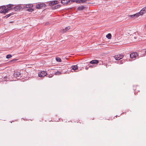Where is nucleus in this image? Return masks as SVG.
<instances>
[{
	"mask_svg": "<svg viewBox=\"0 0 146 146\" xmlns=\"http://www.w3.org/2000/svg\"><path fill=\"white\" fill-rule=\"evenodd\" d=\"M127 55L129 56L131 58V60L129 59L130 61L135 60L139 58L138 54L137 52H132L130 54H128Z\"/></svg>",
	"mask_w": 146,
	"mask_h": 146,
	"instance_id": "f257e3e1",
	"label": "nucleus"
},
{
	"mask_svg": "<svg viewBox=\"0 0 146 146\" xmlns=\"http://www.w3.org/2000/svg\"><path fill=\"white\" fill-rule=\"evenodd\" d=\"M13 76L15 78L19 79H20V78L22 76V74L19 72L16 71L15 72Z\"/></svg>",
	"mask_w": 146,
	"mask_h": 146,
	"instance_id": "f03ea898",
	"label": "nucleus"
},
{
	"mask_svg": "<svg viewBox=\"0 0 146 146\" xmlns=\"http://www.w3.org/2000/svg\"><path fill=\"white\" fill-rule=\"evenodd\" d=\"M14 5L12 4H9L7 5V8H5V13H7L9 11L13 9Z\"/></svg>",
	"mask_w": 146,
	"mask_h": 146,
	"instance_id": "7ed1b4c3",
	"label": "nucleus"
},
{
	"mask_svg": "<svg viewBox=\"0 0 146 146\" xmlns=\"http://www.w3.org/2000/svg\"><path fill=\"white\" fill-rule=\"evenodd\" d=\"M46 5L44 3H40L36 5V8L37 9H40L43 8V7H45Z\"/></svg>",
	"mask_w": 146,
	"mask_h": 146,
	"instance_id": "20e7f679",
	"label": "nucleus"
},
{
	"mask_svg": "<svg viewBox=\"0 0 146 146\" xmlns=\"http://www.w3.org/2000/svg\"><path fill=\"white\" fill-rule=\"evenodd\" d=\"M47 74V73L45 71H42L40 72L38 74V76L39 77H44Z\"/></svg>",
	"mask_w": 146,
	"mask_h": 146,
	"instance_id": "39448f33",
	"label": "nucleus"
},
{
	"mask_svg": "<svg viewBox=\"0 0 146 146\" xmlns=\"http://www.w3.org/2000/svg\"><path fill=\"white\" fill-rule=\"evenodd\" d=\"M124 56L123 55L119 54L117 55H115L114 56L116 60H119L120 59H122Z\"/></svg>",
	"mask_w": 146,
	"mask_h": 146,
	"instance_id": "423d86ee",
	"label": "nucleus"
},
{
	"mask_svg": "<svg viewBox=\"0 0 146 146\" xmlns=\"http://www.w3.org/2000/svg\"><path fill=\"white\" fill-rule=\"evenodd\" d=\"M70 2V0H61V3L64 5H66L69 4Z\"/></svg>",
	"mask_w": 146,
	"mask_h": 146,
	"instance_id": "0eeeda50",
	"label": "nucleus"
},
{
	"mask_svg": "<svg viewBox=\"0 0 146 146\" xmlns=\"http://www.w3.org/2000/svg\"><path fill=\"white\" fill-rule=\"evenodd\" d=\"M13 6V9L15 11H19L22 9V7L20 5H17L14 7Z\"/></svg>",
	"mask_w": 146,
	"mask_h": 146,
	"instance_id": "6e6552de",
	"label": "nucleus"
},
{
	"mask_svg": "<svg viewBox=\"0 0 146 146\" xmlns=\"http://www.w3.org/2000/svg\"><path fill=\"white\" fill-rule=\"evenodd\" d=\"M6 7L5 6H2L0 7V13H5V8Z\"/></svg>",
	"mask_w": 146,
	"mask_h": 146,
	"instance_id": "1a4fd4ad",
	"label": "nucleus"
},
{
	"mask_svg": "<svg viewBox=\"0 0 146 146\" xmlns=\"http://www.w3.org/2000/svg\"><path fill=\"white\" fill-rule=\"evenodd\" d=\"M146 13V6L143 8L140 11V13L142 15L143 14L145 13Z\"/></svg>",
	"mask_w": 146,
	"mask_h": 146,
	"instance_id": "9d476101",
	"label": "nucleus"
},
{
	"mask_svg": "<svg viewBox=\"0 0 146 146\" xmlns=\"http://www.w3.org/2000/svg\"><path fill=\"white\" fill-rule=\"evenodd\" d=\"M86 7L84 6L81 5L78 7L77 8V10L78 11H82Z\"/></svg>",
	"mask_w": 146,
	"mask_h": 146,
	"instance_id": "9b49d317",
	"label": "nucleus"
},
{
	"mask_svg": "<svg viewBox=\"0 0 146 146\" xmlns=\"http://www.w3.org/2000/svg\"><path fill=\"white\" fill-rule=\"evenodd\" d=\"M72 69L74 70L75 72H77V71H76V70H78V66L77 65L72 66H71Z\"/></svg>",
	"mask_w": 146,
	"mask_h": 146,
	"instance_id": "f8f14e48",
	"label": "nucleus"
},
{
	"mask_svg": "<svg viewBox=\"0 0 146 146\" xmlns=\"http://www.w3.org/2000/svg\"><path fill=\"white\" fill-rule=\"evenodd\" d=\"M70 29V27L69 26L66 27L65 29H63L62 30V33H64Z\"/></svg>",
	"mask_w": 146,
	"mask_h": 146,
	"instance_id": "ddd939ff",
	"label": "nucleus"
},
{
	"mask_svg": "<svg viewBox=\"0 0 146 146\" xmlns=\"http://www.w3.org/2000/svg\"><path fill=\"white\" fill-rule=\"evenodd\" d=\"M90 63L92 64H97L98 63V61L96 60H93L91 61Z\"/></svg>",
	"mask_w": 146,
	"mask_h": 146,
	"instance_id": "4468645a",
	"label": "nucleus"
},
{
	"mask_svg": "<svg viewBox=\"0 0 146 146\" xmlns=\"http://www.w3.org/2000/svg\"><path fill=\"white\" fill-rule=\"evenodd\" d=\"M58 2L57 1H54L50 2V5H54L56 4H58Z\"/></svg>",
	"mask_w": 146,
	"mask_h": 146,
	"instance_id": "2eb2a0df",
	"label": "nucleus"
},
{
	"mask_svg": "<svg viewBox=\"0 0 146 146\" xmlns=\"http://www.w3.org/2000/svg\"><path fill=\"white\" fill-rule=\"evenodd\" d=\"M25 6L26 8H31V7H33V4H27Z\"/></svg>",
	"mask_w": 146,
	"mask_h": 146,
	"instance_id": "dca6fc26",
	"label": "nucleus"
},
{
	"mask_svg": "<svg viewBox=\"0 0 146 146\" xmlns=\"http://www.w3.org/2000/svg\"><path fill=\"white\" fill-rule=\"evenodd\" d=\"M14 14V13H13V12L11 13H10L9 14L7 15H6L5 16V18H8V17H9L13 15Z\"/></svg>",
	"mask_w": 146,
	"mask_h": 146,
	"instance_id": "f3484780",
	"label": "nucleus"
},
{
	"mask_svg": "<svg viewBox=\"0 0 146 146\" xmlns=\"http://www.w3.org/2000/svg\"><path fill=\"white\" fill-rule=\"evenodd\" d=\"M106 37L108 39L111 38V35L110 33L106 35Z\"/></svg>",
	"mask_w": 146,
	"mask_h": 146,
	"instance_id": "a211bd4d",
	"label": "nucleus"
},
{
	"mask_svg": "<svg viewBox=\"0 0 146 146\" xmlns=\"http://www.w3.org/2000/svg\"><path fill=\"white\" fill-rule=\"evenodd\" d=\"M62 74V73L61 72L59 71H57L56 72H55L54 73V74L56 75H60Z\"/></svg>",
	"mask_w": 146,
	"mask_h": 146,
	"instance_id": "6ab92c4d",
	"label": "nucleus"
},
{
	"mask_svg": "<svg viewBox=\"0 0 146 146\" xmlns=\"http://www.w3.org/2000/svg\"><path fill=\"white\" fill-rule=\"evenodd\" d=\"M134 15H135V17H138L139 16V15H141L140 14V12H139L138 13H136V14H135Z\"/></svg>",
	"mask_w": 146,
	"mask_h": 146,
	"instance_id": "aec40b11",
	"label": "nucleus"
},
{
	"mask_svg": "<svg viewBox=\"0 0 146 146\" xmlns=\"http://www.w3.org/2000/svg\"><path fill=\"white\" fill-rule=\"evenodd\" d=\"M12 56L11 55L9 54L7 55L6 58L7 59H9L11 58Z\"/></svg>",
	"mask_w": 146,
	"mask_h": 146,
	"instance_id": "412c9836",
	"label": "nucleus"
},
{
	"mask_svg": "<svg viewBox=\"0 0 146 146\" xmlns=\"http://www.w3.org/2000/svg\"><path fill=\"white\" fill-rule=\"evenodd\" d=\"M56 60L59 62H60L61 61V59L59 57H57L56 58Z\"/></svg>",
	"mask_w": 146,
	"mask_h": 146,
	"instance_id": "4be33fe9",
	"label": "nucleus"
},
{
	"mask_svg": "<svg viewBox=\"0 0 146 146\" xmlns=\"http://www.w3.org/2000/svg\"><path fill=\"white\" fill-rule=\"evenodd\" d=\"M27 10L29 12H32L33 11L34 9L32 8H29Z\"/></svg>",
	"mask_w": 146,
	"mask_h": 146,
	"instance_id": "5701e85b",
	"label": "nucleus"
},
{
	"mask_svg": "<svg viewBox=\"0 0 146 146\" xmlns=\"http://www.w3.org/2000/svg\"><path fill=\"white\" fill-rule=\"evenodd\" d=\"M141 53H144V54L146 55V49L145 50H143L141 51Z\"/></svg>",
	"mask_w": 146,
	"mask_h": 146,
	"instance_id": "b1692460",
	"label": "nucleus"
},
{
	"mask_svg": "<svg viewBox=\"0 0 146 146\" xmlns=\"http://www.w3.org/2000/svg\"><path fill=\"white\" fill-rule=\"evenodd\" d=\"M54 74H50L48 76V77L49 78H51V77H52V76H54Z\"/></svg>",
	"mask_w": 146,
	"mask_h": 146,
	"instance_id": "393cba45",
	"label": "nucleus"
},
{
	"mask_svg": "<svg viewBox=\"0 0 146 146\" xmlns=\"http://www.w3.org/2000/svg\"><path fill=\"white\" fill-rule=\"evenodd\" d=\"M124 61H125V60H121V61H118V63L119 64H122L123 63V62H122L123 61V62H124Z\"/></svg>",
	"mask_w": 146,
	"mask_h": 146,
	"instance_id": "a878e982",
	"label": "nucleus"
},
{
	"mask_svg": "<svg viewBox=\"0 0 146 146\" xmlns=\"http://www.w3.org/2000/svg\"><path fill=\"white\" fill-rule=\"evenodd\" d=\"M86 1V0H80L79 1V3H84Z\"/></svg>",
	"mask_w": 146,
	"mask_h": 146,
	"instance_id": "bb28decb",
	"label": "nucleus"
},
{
	"mask_svg": "<svg viewBox=\"0 0 146 146\" xmlns=\"http://www.w3.org/2000/svg\"><path fill=\"white\" fill-rule=\"evenodd\" d=\"M60 7V5H56V6L55 7V9H56V8H58Z\"/></svg>",
	"mask_w": 146,
	"mask_h": 146,
	"instance_id": "cd10ccee",
	"label": "nucleus"
},
{
	"mask_svg": "<svg viewBox=\"0 0 146 146\" xmlns=\"http://www.w3.org/2000/svg\"><path fill=\"white\" fill-rule=\"evenodd\" d=\"M129 17H135V15H129Z\"/></svg>",
	"mask_w": 146,
	"mask_h": 146,
	"instance_id": "c85d7f7f",
	"label": "nucleus"
},
{
	"mask_svg": "<svg viewBox=\"0 0 146 146\" xmlns=\"http://www.w3.org/2000/svg\"><path fill=\"white\" fill-rule=\"evenodd\" d=\"M77 0H70L72 2H75Z\"/></svg>",
	"mask_w": 146,
	"mask_h": 146,
	"instance_id": "c756f323",
	"label": "nucleus"
},
{
	"mask_svg": "<svg viewBox=\"0 0 146 146\" xmlns=\"http://www.w3.org/2000/svg\"><path fill=\"white\" fill-rule=\"evenodd\" d=\"M89 67H93V66H90L89 64Z\"/></svg>",
	"mask_w": 146,
	"mask_h": 146,
	"instance_id": "7c9ffc66",
	"label": "nucleus"
},
{
	"mask_svg": "<svg viewBox=\"0 0 146 146\" xmlns=\"http://www.w3.org/2000/svg\"><path fill=\"white\" fill-rule=\"evenodd\" d=\"M14 60H15H15H11V61H14Z\"/></svg>",
	"mask_w": 146,
	"mask_h": 146,
	"instance_id": "2f4dec72",
	"label": "nucleus"
},
{
	"mask_svg": "<svg viewBox=\"0 0 146 146\" xmlns=\"http://www.w3.org/2000/svg\"><path fill=\"white\" fill-rule=\"evenodd\" d=\"M134 38H135V39H136V38H137V37H134Z\"/></svg>",
	"mask_w": 146,
	"mask_h": 146,
	"instance_id": "473e14b6",
	"label": "nucleus"
},
{
	"mask_svg": "<svg viewBox=\"0 0 146 146\" xmlns=\"http://www.w3.org/2000/svg\"><path fill=\"white\" fill-rule=\"evenodd\" d=\"M86 70H88V68H86Z\"/></svg>",
	"mask_w": 146,
	"mask_h": 146,
	"instance_id": "72a5a7b5",
	"label": "nucleus"
},
{
	"mask_svg": "<svg viewBox=\"0 0 146 146\" xmlns=\"http://www.w3.org/2000/svg\"><path fill=\"white\" fill-rule=\"evenodd\" d=\"M13 22H10V23H13Z\"/></svg>",
	"mask_w": 146,
	"mask_h": 146,
	"instance_id": "f704fd0d",
	"label": "nucleus"
}]
</instances>
